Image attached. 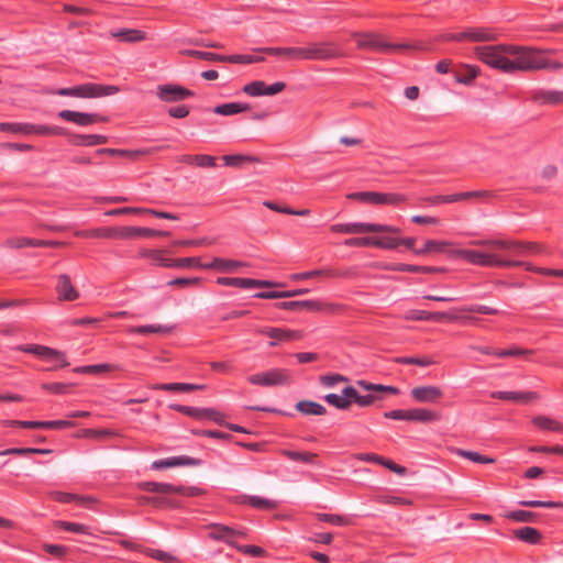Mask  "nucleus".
<instances>
[{
    "instance_id": "nucleus-1",
    "label": "nucleus",
    "mask_w": 563,
    "mask_h": 563,
    "mask_svg": "<svg viewBox=\"0 0 563 563\" xmlns=\"http://www.w3.org/2000/svg\"><path fill=\"white\" fill-rule=\"evenodd\" d=\"M474 246H488L492 250H501L507 255H532L542 254L545 252V246L534 242H523L517 240L505 239H485L473 240L470 242Z\"/></svg>"
},
{
    "instance_id": "nucleus-2",
    "label": "nucleus",
    "mask_w": 563,
    "mask_h": 563,
    "mask_svg": "<svg viewBox=\"0 0 563 563\" xmlns=\"http://www.w3.org/2000/svg\"><path fill=\"white\" fill-rule=\"evenodd\" d=\"M517 47L519 48L518 52L508 54L514 56V58H509L506 65V74H511L518 70H540L549 67V60L543 58L537 51L523 46Z\"/></svg>"
},
{
    "instance_id": "nucleus-3",
    "label": "nucleus",
    "mask_w": 563,
    "mask_h": 563,
    "mask_svg": "<svg viewBox=\"0 0 563 563\" xmlns=\"http://www.w3.org/2000/svg\"><path fill=\"white\" fill-rule=\"evenodd\" d=\"M355 36L357 37L356 44H357L358 48L369 49V51L378 52V53L389 54V53H394V52L404 53V52H407L410 49H416V48L422 49V47L418 46L417 44H411V43L393 44V43H389L388 41H386L384 38V36H382L380 34H376V33L355 34Z\"/></svg>"
},
{
    "instance_id": "nucleus-4",
    "label": "nucleus",
    "mask_w": 563,
    "mask_h": 563,
    "mask_svg": "<svg viewBox=\"0 0 563 563\" xmlns=\"http://www.w3.org/2000/svg\"><path fill=\"white\" fill-rule=\"evenodd\" d=\"M518 51L517 46L505 44L484 45L474 48V53L479 60L504 73H506V65L509 60L508 54Z\"/></svg>"
},
{
    "instance_id": "nucleus-5",
    "label": "nucleus",
    "mask_w": 563,
    "mask_h": 563,
    "mask_svg": "<svg viewBox=\"0 0 563 563\" xmlns=\"http://www.w3.org/2000/svg\"><path fill=\"white\" fill-rule=\"evenodd\" d=\"M486 251L479 250H460L457 256L472 265L483 267H504V265H519L518 263H510L508 258L499 254L501 250H492L485 246Z\"/></svg>"
},
{
    "instance_id": "nucleus-6",
    "label": "nucleus",
    "mask_w": 563,
    "mask_h": 563,
    "mask_svg": "<svg viewBox=\"0 0 563 563\" xmlns=\"http://www.w3.org/2000/svg\"><path fill=\"white\" fill-rule=\"evenodd\" d=\"M120 91L118 86L87 82L69 88H59L56 95L76 98H99L111 96Z\"/></svg>"
},
{
    "instance_id": "nucleus-7",
    "label": "nucleus",
    "mask_w": 563,
    "mask_h": 563,
    "mask_svg": "<svg viewBox=\"0 0 563 563\" xmlns=\"http://www.w3.org/2000/svg\"><path fill=\"white\" fill-rule=\"evenodd\" d=\"M275 308L290 311H311V312H330L339 313L344 310V306L341 303L324 302L321 300H291L280 301L275 303Z\"/></svg>"
},
{
    "instance_id": "nucleus-8",
    "label": "nucleus",
    "mask_w": 563,
    "mask_h": 563,
    "mask_svg": "<svg viewBox=\"0 0 563 563\" xmlns=\"http://www.w3.org/2000/svg\"><path fill=\"white\" fill-rule=\"evenodd\" d=\"M137 487L141 490L161 495L176 494L186 497H195L203 494V489L196 486L173 485L168 483L141 482L137 484Z\"/></svg>"
},
{
    "instance_id": "nucleus-9",
    "label": "nucleus",
    "mask_w": 563,
    "mask_h": 563,
    "mask_svg": "<svg viewBox=\"0 0 563 563\" xmlns=\"http://www.w3.org/2000/svg\"><path fill=\"white\" fill-rule=\"evenodd\" d=\"M347 198L377 206H398L408 201L406 195L398 192L357 191L347 195Z\"/></svg>"
},
{
    "instance_id": "nucleus-10",
    "label": "nucleus",
    "mask_w": 563,
    "mask_h": 563,
    "mask_svg": "<svg viewBox=\"0 0 563 563\" xmlns=\"http://www.w3.org/2000/svg\"><path fill=\"white\" fill-rule=\"evenodd\" d=\"M247 380L252 385L264 387L290 385L292 383L291 374L286 368H272L257 373L249 376Z\"/></svg>"
},
{
    "instance_id": "nucleus-11",
    "label": "nucleus",
    "mask_w": 563,
    "mask_h": 563,
    "mask_svg": "<svg viewBox=\"0 0 563 563\" xmlns=\"http://www.w3.org/2000/svg\"><path fill=\"white\" fill-rule=\"evenodd\" d=\"M16 349L24 353L34 354L43 360H46V361L57 362L58 364L48 368L51 371H55V369L66 367L69 365V363L66 360L65 353H63L62 351L45 346V345L26 344V345H20Z\"/></svg>"
},
{
    "instance_id": "nucleus-12",
    "label": "nucleus",
    "mask_w": 563,
    "mask_h": 563,
    "mask_svg": "<svg viewBox=\"0 0 563 563\" xmlns=\"http://www.w3.org/2000/svg\"><path fill=\"white\" fill-rule=\"evenodd\" d=\"M338 56L339 48L332 43H311L302 47V60H328Z\"/></svg>"
},
{
    "instance_id": "nucleus-13",
    "label": "nucleus",
    "mask_w": 563,
    "mask_h": 563,
    "mask_svg": "<svg viewBox=\"0 0 563 563\" xmlns=\"http://www.w3.org/2000/svg\"><path fill=\"white\" fill-rule=\"evenodd\" d=\"M169 408L197 420L208 419L219 426L224 424V415L213 408H198L176 404L170 405Z\"/></svg>"
},
{
    "instance_id": "nucleus-14",
    "label": "nucleus",
    "mask_w": 563,
    "mask_h": 563,
    "mask_svg": "<svg viewBox=\"0 0 563 563\" xmlns=\"http://www.w3.org/2000/svg\"><path fill=\"white\" fill-rule=\"evenodd\" d=\"M195 92L186 87L177 84L158 85L156 88V97L166 103H175L191 98Z\"/></svg>"
},
{
    "instance_id": "nucleus-15",
    "label": "nucleus",
    "mask_w": 563,
    "mask_h": 563,
    "mask_svg": "<svg viewBox=\"0 0 563 563\" xmlns=\"http://www.w3.org/2000/svg\"><path fill=\"white\" fill-rule=\"evenodd\" d=\"M58 118L64 121L71 122L79 126H88L97 122H108L109 118L99 113H87L73 110H62Z\"/></svg>"
},
{
    "instance_id": "nucleus-16",
    "label": "nucleus",
    "mask_w": 563,
    "mask_h": 563,
    "mask_svg": "<svg viewBox=\"0 0 563 563\" xmlns=\"http://www.w3.org/2000/svg\"><path fill=\"white\" fill-rule=\"evenodd\" d=\"M216 283L221 286L228 287H238V288H268V287H277L280 284L271 282V280H262L254 278H242V277H218Z\"/></svg>"
},
{
    "instance_id": "nucleus-17",
    "label": "nucleus",
    "mask_w": 563,
    "mask_h": 563,
    "mask_svg": "<svg viewBox=\"0 0 563 563\" xmlns=\"http://www.w3.org/2000/svg\"><path fill=\"white\" fill-rule=\"evenodd\" d=\"M256 333L271 338L272 341L268 343L271 347L277 346L280 342H289L302 338L301 331L282 328H260L256 329Z\"/></svg>"
},
{
    "instance_id": "nucleus-18",
    "label": "nucleus",
    "mask_w": 563,
    "mask_h": 563,
    "mask_svg": "<svg viewBox=\"0 0 563 563\" xmlns=\"http://www.w3.org/2000/svg\"><path fill=\"white\" fill-rule=\"evenodd\" d=\"M459 316L452 313V312H429L426 310H419V309H411L408 310L404 319L405 320H411V321H434L439 322L442 320H449V321H456L459 320Z\"/></svg>"
},
{
    "instance_id": "nucleus-19",
    "label": "nucleus",
    "mask_w": 563,
    "mask_h": 563,
    "mask_svg": "<svg viewBox=\"0 0 563 563\" xmlns=\"http://www.w3.org/2000/svg\"><path fill=\"white\" fill-rule=\"evenodd\" d=\"M530 99L539 106H560L563 104V91L538 88L531 90Z\"/></svg>"
},
{
    "instance_id": "nucleus-20",
    "label": "nucleus",
    "mask_w": 563,
    "mask_h": 563,
    "mask_svg": "<svg viewBox=\"0 0 563 563\" xmlns=\"http://www.w3.org/2000/svg\"><path fill=\"white\" fill-rule=\"evenodd\" d=\"M410 394L415 401L422 404H435L443 396L441 388L433 385L415 387Z\"/></svg>"
},
{
    "instance_id": "nucleus-21",
    "label": "nucleus",
    "mask_w": 563,
    "mask_h": 563,
    "mask_svg": "<svg viewBox=\"0 0 563 563\" xmlns=\"http://www.w3.org/2000/svg\"><path fill=\"white\" fill-rule=\"evenodd\" d=\"M456 38L464 42H490L497 40V32L489 27H470L460 32Z\"/></svg>"
},
{
    "instance_id": "nucleus-22",
    "label": "nucleus",
    "mask_w": 563,
    "mask_h": 563,
    "mask_svg": "<svg viewBox=\"0 0 563 563\" xmlns=\"http://www.w3.org/2000/svg\"><path fill=\"white\" fill-rule=\"evenodd\" d=\"M201 461L195 457L181 455L172 456L163 460H156L151 464V468L155 471L165 470L176 466H197L200 465Z\"/></svg>"
},
{
    "instance_id": "nucleus-23",
    "label": "nucleus",
    "mask_w": 563,
    "mask_h": 563,
    "mask_svg": "<svg viewBox=\"0 0 563 563\" xmlns=\"http://www.w3.org/2000/svg\"><path fill=\"white\" fill-rule=\"evenodd\" d=\"M354 459L363 462L377 463L378 465H383L398 475H405L407 472L406 467L395 463L393 460L385 459L375 453H357L354 455Z\"/></svg>"
},
{
    "instance_id": "nucleus-24",
    "label": "nucleus",
    "mask_w": 563,
    "mask_h": 563,
    "mask_svg": "<svg viewBox=\"0 0 563 563\" xmlns=\"http://www.w3.org/2000/svg\"><path fill=\"white\" fill-rule=\"evenodd\" d=\"M236 503L249 505L258 510H274L278 508V501L255 495H241L236 497Z\"/></svg>"
},
{
    "instance_id": "nucleus-25",
    "label": "nucleus",
    "mask_w": 563,
    "mask_h": 563,
    "mask_svg": "<svg viewBox=\"0 0 563 563\" xmlns=\"http://www.w3.org/2000/svg\"><path fill=\"white\" fill-rule=\"evenodd\" d=\"M254 51L290 60H302V47H257Z\"/></svg>"
},
{
    "instance_id": "nucleus-26",
    "label": "nucleus",
    "mask_w": 563,
    "mask_h": 563,
    "mask_svg": "<svg viewBox=\"0 0 563 563\" xmlns=\"http://www.w3.org/2000/svg\"><path fill=\"white\" fill-rule=\"evenodd\" d=\"M55 288L59 300L74 301L79 297L78 291L71 284L70 277L66 274L58 276Z\"/></svg>"
},
{
    "instance_id": "nucleus-27",
    "label": "nucleus",
    "mask_w": 563,
    "mask_h": 563,
    "mask_svg": "<svg viewBox=\"0 0 563 563\" xmlns=\"http://www.w3.org/2000/svg\"><path fill=\"white\" fill-rule=\"evenodd\" d=\"M165 250H151L143 249L139 255L144 258L151 260V263L155 266L174 268L175 258H168L165 256Z\"/></svg>"
},
{
    "instance_id": "nucleus-28",
    "label": "nucleus",
    "mask_w": 563,
    "mask_h": 563,
    "mask_svg": "<svg viewBox=\"0 0 563 563\" xmlns=\"http://www.w3.org/2000/svg\"><path fill=\"white\" fill-rule=\"evenodd\" d=\"M512 537L514 539L530 545L539 544L543 539L542 533L538 529L529 526L515 529L512 531Z\"/></svg>"
},
{
    "instance_id": "nucleus-29",
    "label": "nucleus",
    "mask_w": 563,
    "mask_h": 563,
    "mask_svg": "<svg viewBox=\"0 0 563 563\" xmlns=\"http://www.w3.org/2000/svg\"><path fill=\"white\" fill-rule=\"evenodd\" d=\"M490 397L501 400L528 402L538 399L539 395L534 391H493Z\"/></svg>"
},
{
    "instance_id": "nucleus-30",
    "label": "nucleus",
    "mask_w": 563,
    "mask_h": 563,
    "mask_svg": "<svg viewBox=\"0 0 563 563\" xmlns=\"http://www.w3.org/2000/svg\"><path fill=\"white\" fill-rule=\"evenodd\" d=\"M372 223L354 222V223H338L331 225L330 230L334 233L344 234H358L371 233Z\"/></svg>"
},
{
    "instance_id": "nucleus-31",
    "label": "nucleus",
    "mask_w": 563,
    "mask_h": 563,
    "mask_svg": "<svg viewBox=\"0 0 563 563\" xmlns=\"http://www.w3.org/2000/svg\"><path fill=\"white\" fill-rule=\"evenodd\" d=\"M234 534V529L224 525H212L211 530L209 532V538L217 540V541H223L228 543L229 545L233 547L236 545V543L232 540Z\"/></svg>"
},
{
    "instance_id": "nucleus-32",
    "label": "nucleus",
    "mask_w": 563,
    "mask_h": 563,
    "mask_svg": "<svg viewBox=\"0 0 563 563\" xmlns=\"http://www.w3.org/2000/svg\"><path fill=\"white\" fill-rule=\"evenodd\" d=\"M175 329L174 325L164 324H146V325H134L129 328V333L132 334H168Z\"/></svg>"
},
{
    "instance_id": "nucleus-33",
    "label": "nucleus",
    "mask_w": 563,
    "mask_h": 563,
    "mask_svg": "<svg viewBox=\"0 0 563 563\" xmlns=\"http://www.w3.org/2000/svg\"><path fill=\"white\" fill-rule=\"evenodd\" d=\"M441 419V415L438 411H433L426 408H415L409 409V417L408 421H416V422H433L439 421Z\"/></svg>"
},
{
    "instance_id": "nucleus-34",
    "label": "nucleus",
    "mask_w": 563,
    "mask_h": 563,
    "mask_svg": "<svg viewBox=\"0 0 563 563\" xmlns=\"http://www.w3.org/2000/svg\"><path fill=\"white\" fill-rule=\"evenodd\" d=\"M112 37L126 43L141 42L146 38L145 32L136 29H122L111 32Z\"/></svg>"
},
{
    "instance_id": "nucleus-35",
    "label": "nucleus",
    "mask_w": 563,
    "mask_h": 563,
    "mask_svg": "<svg viewBox=\"0 0 563 563\" xmlns=\"http://www.w3.org/2000/svg\"><path fill=\"white\" fill-rule=\"evenodd\" d=\"M154 390H165V391H194L203 389V385L189 384V383H163L155 384L151 386Z\"/></svg>"
},
{
    "instance_id": "nucleus-36",
    "label": "nucleus",
    "mask_w": 563,
    "mask_h": 563,
    "mask_svg": "<svg viewBox=\"0 0 563 563\" xmlns=\"http://www.w3.org/2000/svg\"><path fill=\"white\" fill-rule=\"evenodd\" d=\"M344 395L351 397V404L355 402L360 407H369L377 399H379V397L374 394L360 395L357 390L352 386H347L344 388Z\"/></svg>"
},
{
    "instance_id": "nucleus-37",
    "label": "nucleus",
    "mask_w": 563,
    "mask_h": 563,
    "mask_svg": "<svg viewBox=\"0 0 563 563\" xmlns=\"http://www.w3.org/2000/svg\"><path fill=\"white\" fill-rule=\"evenodd\" d=\"M169 495H162V496H143L141 497L140 501L143 504H148L154 506L158 509H169V508H177L179 504L169 498Z\"/></svg>"
},
{
    "instance_id": "nucleus-38",
    "label": "nucleus",
    "mask_w": 563,
    "mask_h": 563,
    "mask_svg": "<svg viewBox=\"0 0 563 563\" xmlns=\"http://www.w3.org/2000/svg\"><path fill=\"white\" fill-rule=\"evenodd\" d=\"M25 429H67L75 426L71 420L29 421Z\"/></svg>"
},
{
    "instance_id": "nucleus-39",
    "label": "nucleus",
    "mask_w": 563,
    "mask_h": 563,
    "mask_svg": "<svg viewBox=\"0 0 563 563\" xmlns=\"http://www.w3.org/2000/svg\"><path fill=\"white\" fill-rule=\"evenodd\" d=\"M73 144L80 146H95L106 144L108 137L101 134H75L71 140Z\"/></svg>"
},
{
    "instance_id": "nucleus-40",
    "label": "nucleus",
    "mask_w": 563,
    "mask_h": 563,
    "mask_svg": "<svg viewBox=\"0 0 563 563\" xmlns=\"http://www.w3.org/2000/svg\"><path fill=\"white\" fill-rule=\"evenodd\" d=\"M296 409L306 416H323L327 413V409L319 402L312 400H301L296 405Z\"/></svg>"
},
{
    "instance_id": "nucleus-41",
    "label": "nucleus",
    "mask_w": 563,
    "mask_h": 563,
    "mask_svg": "<svg viewBox=\"0 0 563 563\" xmlns=\"http://www.w3.org/2000/svg\"><path fill=\"white\" fill-rule=\"evenodd\" d=\"M251 106L249 103L241 102H229L217 106L213 109V112L219 115H233L241 112L249 111Z\"/></svg>"
},
{
    "instance_id": "nucleus-42",
    "label": "nucleus",
    "mask_w": 563,
    "mask_h": 563,
    "mask_svg": "<svg viewBox=\"0 0 563 563\" xmlns=\"http://www.w3.org/2000/svg\"><path fill=\"white\" fill-rule=\"evenodd\" d=\"M532 423L541 430L563 433V423L547 416L534 417Z\"/></svg>"
},
{
    "instance_id": "nucleus-43",
    "label": "nucleus",
    "mask_w": 563,
    "mask_h": 563,
    "mask_svg": "<svg viewBox=\"0 0 563 563\" xmlns=\"http://www.w3.org/2000/svg\"><path fill=\"white\" fill-rule=\"evenodd\" d=\"M121 367L115 364H96V365H85L75 367L73 371L78 374H100L106 372L119 371Z\"/></svg>"
},
{
    "instance_id": "nucleus-44",
    "label": "nucleus",
    "mask_w": 563,
    "mask_h": 563,
    "mask_svg": "<svg viewBox=\"0 0 563 563\" xmlns=\"http://www.w3.org/2000/svg\"><path fill=\"white\" fill-rule=\"evenodd\" d=\"M494 197V194L488 190H475V191H465L448 195V203H453L462 200H470L472 198H490Z\"/></svg>"
},
{
    "instance_id": "nucleus-45",
    "label": "nucleus",
    "mask_w": 563,
    "mask_h": 563,
    "mask_svg": "<svg viewBox=\"0 0 563 563\" xmlns=\"http://www.w3.org/2000/svg\"><path fill=\"white\" fill-rule=\"evenodd\" d=\"M505 518L512 520L515 522H537L539 519V515L529 510H511L504 515Z\"/></svg>"
},
{
    "instance_id": "nucleus-46",
    "label": "nucleus",
    "mask_w": 563,
    "mask_h": 563,
    "mask_svg": "<svg viewBox=\"0 0 563 563\" xmlns=\"http://www.w3.org/2000/svg\"><path fill=\"white\" fill-rule=\"evenodd\" d=\"M29 134L36 135H65V129L57 125L31 124L29 123Z\"/></svg>"
},
{
    "instance_id": "nucleus-47",
    "label": "nucleus",
    "mask_w": 563,
    "mask_h": 563,
    "mask_svg": "<svg viewBox=\"0 0 563 563\" xmlns=\"http://www.w3.org/2000/svg\"><path fill=\"white\" fill-rule=\"evenodd\" d=\"M314 516L319 521L332 526L344 527L352 525V519L343 515L318 512Z\"/></svg>"
},
{
    "instance_id": "nucleus-48",
    "label": "nucleus",
    "mask_w": 563,
    "mask_h": 563,
    "mask_svg": "<svg viewBox=\"0 0 563 563\" xmlns=\"http://www.w3.org/2000/svg\"><path fill=\"white\" fill-rule=\"evenodd\" d=\"M79 238H102V239H115V227L113 228H98L93 230L77 231L75 233Z\"/></svg>"
},
{
    "instance_id": "nucleus-49",
    "label": "nucleus",
    "mask_w": 563,
    "mask_h": 563,
    "mask_svg": "<svg viewBox=\"0 0 563 563\" xmlns=\"http://www.w3.org/2000/svg\"><path fill=\"white\" fill-rule=\"evenodd\" d=\"M222 159L224 162L225 166L229 167H240L244 163H255L258 162V158L252 155H245V154H229L223 155Z\"/></svg>"
},
{
    "instance_id": "nucleus-50",
    "label": "nucleus",
    "mask_w": 563,
    "mask_h": 563,
    "mask_svg": "<svg viewBox=\"0 0 563 563\" xmlns=\"http://www.w3.org/2000/svg\"><path fill=\"white\" fill-rule=\"evenodd\" d=\"M265 58L263 56L246 55V54H234V55H222V62L231 64H254L262 63Z\"/></svg>"
},
{
    "instance_id": "nucleus-51",
    "label": "nucleus",
    "mask_w": 563,
    "mask_h": 563,
    "mask_svg": "<svg viewBox=\"0 0 563 563\" xmlns=\"http://www.w3.org/2000/svg\"><path fill=\"white\" fill-rule=\"evenodd\" d=\"M338 275H340V274L335 269L321 268V269H313V271H309V272L294 274L291 276V279L301 280V279H309V278L318 277V276L335 278V276H338Z\"/></svg>"
},
{
    "instance_id": "nucleus-52",
    "label": "nucleus",
    "mask_w": 563,
    "mask_h": 563,
    "mask_svg": "<svg viewBox=\"0 0 563 563\" xmlns=\"http://www.w3.org/2000/svg\"><path fill=\"white\" fill-rule=\"evenodd\" d=\"M323 399L331 406H334L338 409L346 410L351 407V397L344 395V389L341 395L338 394H328L323 397Z\"/></svg>"
},
{
    "instance_id": "nucleus-53",
    "label": "nucleus",
    "mask_w": 563,
    "mask_h": 563,
    "mask_svg": "<svg viewBox=\"0 0 563 563\" xmlns=\"http://www.w3.org/2000/svg\"><path fill=\"white\" fill-rule=\"evenodd\" d=\"M53 497L56 501L63 503V504H70V503H79L81 505H87L93 501V498L91 497H79L77 495L70 494V493H64V492H55L53 493Z\"/></svg>"
},
{
    "instance_id": "nucleus-54",
    "label": "nucleus",
    "mask_w": 563,
    "mask_h": 563,
    "mask_svg": "<svg viewBox=\"0 0 563 563\" xmlns=\"http://www.w3.org/2000/svg\"><path fill=\"white\" fill-rule=\"evenodd\" d=\"M283 455L291 461L302 462V463H314L316 459L318 457L317 453L299 452V451H291V450H284Z\"/></svg>"
},
{
    "instance_id": "nucleus-55",
    "label": "nucleus",
    "mask_w": 563,
    "mask_h": 563,
    "mask_svg": "<svg viewBox=\"0 0 563 563\" xmlns=\"http://www.w3.org/2000/svg\"><path fill=\"white\" fill-rule=\"evenodd\" d=\"M55 526L68 532L91 536L90 528L82 523L58 520Z\"/></svg>"
},
{
    "instance_id": "nucleus-56",
    "label": "nucleus",
    "mask_w": 563,
    "mask_h": 563,
    "mask_svg": "<svg viewBox=\"0 0 563 563\" xmlns=\"http://www.w3.org/2000/svg\"><path fill=\"white\" fill-rule=\"evenodd\" d=\"M455 453L459 456H462L464 459H467V460H470L474 463H478V464H492L495 462V460L493 457L482 455L481 453L475 452V451H466V450H462V449H455Z\"/></svg>"
},
{
    "instance_id": "nucleus-57",
    "label": "nucleus",
    "mask_w": 563,
    "mask_h": 563,
    "mask_svg": "<svg viewBox=\"0 0 563 563\" xmlns=\"http://www.w3.org/2000/svg\"><path fill=\"white\" fill-rule=\"evenodd\" d=\"M445 246H448V243L444 241L428 240L421 249H415L413 253L416 255H424L431 252L440 253L444 251Z\"/></svg>"
},
{
    "instance_id": "nucleus-58",
    "label": "nucleus",
    "mask_w": 563,
    "mask_h": 563,
    "mask_svg": "<svg viewBox=\"0 0 563 563\" xmlns=\"http://www.w3.org/2000/svg\"><path fill=\"white\" fill-rule=\"evenodd\" d=\"M40 244L41 243H38L37 239L22 238V236L10 238L4 242V246L10 247V249H22V247H26V246L37 247V245H40Z\"/></svg>"
},
{
    "instance_id": "nucleus-59",
    "label": "nucleus",
    "mask_w": 563,
    "mask_h": 563,
    "mask_svg": "<svg viewBox=\"0 0 563 563\" xmlns=\"http://www.w3.org/2000/svg\"><path fill=\"white\" fill-rule=\"evenodd\" d=\"M219 272L234 273L240 267H249L250 263L219 257Z\"/></svg>"
},
{
    "instance_id": "nucleus-60",
    "label": "nucleus",
    "mask_w": 563,
    "mask_h": 563,
    "mask_svg": "<svg viewBox=\"0 0 563 563\" xmlns=\"http://www.w3.org/2000/svg\"><path fill=\"white\" fill-rule=\"evenodd\" d=\"M371 246H375L383 250H395L399 246V239L391 236H372Z\"/></svg>"
},
{
    "instance_id": "nucleus-61",
    "label": "nucleus",
    "mask_w": 563,
    "mask_h": 563,
    "mask_svg": "<svg viewBox=\"0 0 563 563\" xmlns=\"http://www.w3.org/2000/svg\"><path fill=\"white\" fill-rule=\"evenodd\" d=\"M479 74V69L476 66L465 65L464 73L457 74L455 80L460 84L470 85Z\"/></svg>"
},
{
    "instance_id": "nucleus-62",
    "label": "nucleus",
    "mask_w": 563,
    "mask_h": 563,
    "mask_svg": "<svg viewBox=\"0 0 563 563\" xmlns=\"http://www.w3.org/2000/svg\"><path fill=\"white\" fill-rule=\"evenodd\" d=\"M73 384L67 383H44L42 389L55 395H64L70 393Z\"/></svg>"
},
{
    "instance_id": "nucleus-63",
    "label": "nucleus",
    "mask_w": 563,
    "mask_h": 563,
    "mask_svg": "<svg viewBox=\"0 0 563 563\" xmlns=\"http://www.w3.org/2000/svg\"><path fill=\"white\" fill-rule=\"evenodd\" d=\"M266 89V84L263 80H254L249 84H246L243 87V92L252 96V97H260L264 96V90Z\"/></svg>"
},
{
    "instance_id": "nucleus-64",
    "label": "nucleus",
    "mask_w": 563,
    "mask_h": 563,
    "mask_svg": "<svg viewBox=\"0 0 563 563\" xmlns=\"http://www.w3.org/2000/svg\"><path fill=\"white\" fill-rule=\"evenodd\" d=\"M141 238V228L139 227H115V239Z\"/></svg>"
}]
</instances>
